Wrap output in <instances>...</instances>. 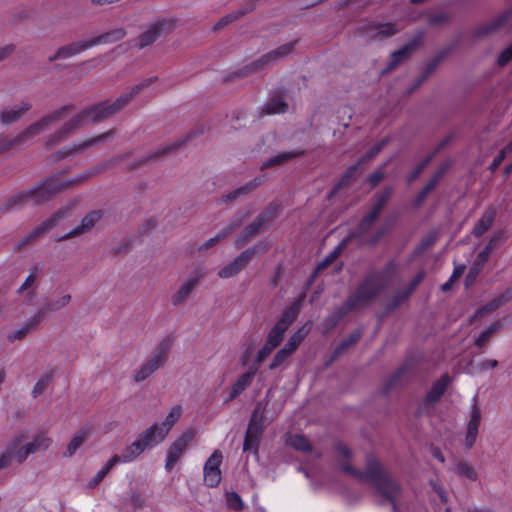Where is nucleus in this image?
Segmentation results:
<instances>
[{
    "label": "nucleus",
    "mask_w": 512,
    "mask_h": 512,
    "mask_svg": "<svg viewBox=\"0 0 512 512\" xmlns=\"http://www.w3.org/2000/svg\"><path fill=\"white\" fill-rule=\"evenodd\" d=\"M337 462L341 470L361 482H369L381 496L380 505L390 504L392 512H400V484L390 476L373 455L366 457V469L361 471L350 464L352 451L343 443L335 445Z\"/></svg>",
    "instance_id": "f257e3e1"
},
{
    "label": "nucleus",
    "mask_w": 512,
    "mask_h": 512,
    "mask_svg": "<svg viewBox=\"0 0 512 512\" xmlns=\"http://www.w3.org/2000/svg\"><path fill=\"white\" fill-rule=\"evenodd\" d=\"M124 158L125 156L114 157L110 160L98 164L91 172L84 173L69 181H62L55 177L46 179L32 188L19 191L16 194L8 197L0 205V213L7 214L13 211H18L27 204H32L35 206L41 205L52 199L58 193L69 188L73 184L83 182L91 175L102 173L114 167L116 164L123 161Z\"/></svg>",
    "instance_id": "f03ea898"
},
{
    "label": "nucleus",
    "mask_w": 512,
    "mask_h": 512,
    "mask_svg": "<svg viewBox=\"0 0 512 512\" xmlns=\"http://www.w3.org/2000/svg\"><path fill=\"white\" fill-rule=\"evenodd\" d=\"M396 269L394 261H389L380 270L371 269L349 294L350 303H356L359 308L372 304L387 289Z\"/></svg>",
    "instance_id": "7ed1b4c3"
},
{
    "label": "nucleus",
    "mask_w": 512,
    "mask_h": 512,
    "mask_svg": "<svg viewBox=\"0 0 512 512\" xmlns=\"http://www.w3.org/2000/svg\"><path fill=\"white\" fill-rule=\"evenodd\" d=\"M157 79V76L146 78L132 87L129 92H125L120 95L114 102L108 103L103 101L91 105L78 113L75 118L78 119L80 127H83L89 123H100L106 119H109L124 109L135 96L156 82Z\"/></svg>",
    "instance_id": "20e7f679"
},
{
    "label": "nucleus",
    "mask_w": 512,
    "mask_h": 512,
    "mask_svg": "<svg viewBox=\"0 0 512 512\" xmlns=\"http://www.w3.org/2000/svg\"><path fill=\"white\" fill-rule=\"evenodd\" d=\"M73 108L74 106L72 104L64 105L32 123L13 138L0 135V154L25 144L30 139L45 131L51 124L64 118Z\"/></svg>",
    "instance_id": "39448f33"
},
{
    "label": "nucleus",
    "mask_w": 512,
    "mask_h": 512,
    "mask_svg": "<svg viewBox=\"0 0 512 512\" xmlns=\"http://www.w3.org/2000/svg\"><path fill=\"white\" fill-rule=\"evenodd\" d=\"M297 43L298 40H293L279 46L260 58L246 64L242 68L234 71L226 77L225 81L230 82L235 79L245 78L273 66L276 62L289 55L294 50Z\"/></svg>",
    "instance_id": "423d86ee"
},
{
    "label": "nucleus",
    "mask_w": 512,
    "mask_h": 512,
    "mask_svg": "<svg viewBox=\"0 0 512 512\" xmlns=\"http://www.w3.org/2000/svg\"><path fill=\"white\" fill-rule=\"evenodd\" d=\"M171 349V341L165 339L154 349L151 356L133 373V379L139 383L163 367L168 359Z\"/></svg>",
    "instance_id": "0eeeda50"
},
{
    "label": "nucleus",
    "mask_w": 512,
    "mask_h": 512,
    "mask_svg": "<svg viewBox=\"0 0 512 512\" xmlns=\"http://www.w3.org/2000/svg\"><path fill=\"white\" fill-rule=\"evenodd\" d=\"M299 312L300 308L297 303L292 304L282 312L281 317L268 333L266 342H268L270 346L277 348L280 345L285 332L295 321Z\"/></svg>",
    "instance_id": "6e6552de"
},
{
    "label": "nucleus",
    "mask_w": 512,
    "mask_h": 512,
    "mask_svg": "<svg viewBox=\"0 0 512 512\" xmlns=\"http://www.w3.org/2000/svg\"><path fill=\"white\" fill-rule=\"evenodd\" d=\"M111 34H99L96 37L87 40H79L68 45L60 47L53 56L49 57V61L56 59H66L75 56L93 46L105 44Z\"/></svg>",
    "instance_id": "1a4fd4ad"
},
{
    "label": "nucleus",
    "mask_w": 512,
    "mask_h": 512,
    "mask_svg": "<svg viewBox=\"0 0 512 512\" xmlns=\"http://www.w3.org/2000/svg\"><path fill=\"white\" fill-rule=\"evenodd\" d=\"M453 50L454 46L449 45L438 51L436 55L423 66L421 74L415 79L411 87H409L407 93L411 94L416 91L437 70Z\"/></svg>",
    "instance_id": "9d476101"
},
{
    "label": "nucleus",
    "mask_w": 512,
    "mask_h": 512,
    "mask_svg": "<svg viewBox=\"0 0 512 512\" xmlns=\"http://www.w3.org/2000/svg\"><path fill=\"white\" fill-rule=\"evenodd\" d=\"M193 438L194 432L191 430H186L169 447L165 464V469L168 472L173 469L175 464L182 457Z\"/></svg>",
    "instance_id": "9b49d317"
},
{
    "label": "nucleus",
    "mask_w": 512,
    "mask_h": 512,
    "mask_svg": "<svg viewBox=\"0 0 512 512\" xmlns=\"http://www.w3.org/2000/svg\"><path fill=\"white\" fill-rule=\"evenodd\" d=\"M113 134H114V130L111 129L105 133H102L98 136L88 139L80 144H73V145L66 146V147L60 149L59 151H57L56 153H54L52 155V157L55 161H57V160L67 158L74 154L83 153L86 149L92 147L95 144L105 141Z\"/></svg>",
    "instance_id": "f8f14e48"
},
{
    "label": "nucleus",
    "mask_w": 512,
    "mask_h": 512,
    "mask_svg": "<svg viewBox=\"0 0 512 512\" xmlns=\"http://www.w3.org/2000/svg\"><path fill=\"white\" fill-rule=\"evenodd\" d=\"M450 382L451 377L447 373L443 374L437 381H435L427 392L420 409L422 411H429L433 409L446 392Z\"/></svg>",
    "instance_id": "ddd939ff"
},
{
    "label": "nucleus",
    "mask_w": 512,
    "mask_h": 512,
    "mask_svg": "<svg viewBox=\"0 0 512 512\" xmlns=\"http://www.w3.org/2000/svg\"><path fill=\"white\" fill-rule=\"evenodd\" d=\"M420 43L421 37L420 34H418L417 37L412 39L409 43L405 44L400 49L392 52L387 67L382 70L381 74L385 75L390 73L401 63L409 59L410 56L414 53V51L419 47Z\"/></svg>",
    "instance_id": "4468645a"
},
{
    "label": "nucleus",
    "mask_w": 512,
    "mask_h": 512,
    "mask_svg": "<svg viewBox=\"0 0 512 512\" xmlns=\"http://www.w3.org/2000/svg\"><path fill=\"white\" fill-rule=\"evenodd\" d=\"M55 294L57 295L55 298L45 302L43 306L34 314V321L41 320L42 322L48 313H57L70 304L72 300L70 293H58V290H56Z\"/></svg>",
    "instance_id": "2eb2a0df"
},
{
    "label": "nucleus",
    "mask_w": 512,
    "mask_h": 512,
    "mask_svg": "<svg viewBox=\"0 0 512 512\" xmlns=\"http://www.w3.org/2000/svg\"><path fill=\"white\" fill-rule=\"evenodd\" d=\"M266 180L265 175L258 176L254 178L253 180L247 182L246 184L234 189L233 191H230L227 194H224L220 198V203L223 204H230L234 201H236L238 198L248 195L252 191H254L256 188L261 186Z\"/></svg>",
    "instance_id": "dca6fc26"
},
{
    "label": "nucleus",
    "mask_w": 512,
    "mask_h": 512,
    "mask_svg": "<svg viewBox=\"0 0 512 512\" xmlns=\"http://www.w3.org/2000/svg\"><path fill=\"white\" fill-rule=\"evenodd\" d=\"M80 127L78 123V119L75 118V116L67 121L65 124H63L57 131H55L53 134L48 136L46 140V147L48 149L53 148L63 140L67 139L70 135H72L76 130H78Z\"/></svg>",
    "instance_id": "f3484780"
},
{
    "label": "nucleus",
    "mask_w": 512,
    "mask_h": 512,
    "mask_svg": "<svg viewBox=\"0 0 512 512\" xmlns=\"http://www.w3.org/2000/svg\"><path fill=\"white\" fill-rule=\"evenodd\" d=\"M161 430L162 429L159 423H154L152 426H150L149 428H147L145 431L141 432L138 435L137 441L140 442L144 451L146 449H151L155 447L165 439L167 434H161Z\"/></svg>",
    "instance_id": "a211bd4d"
},
{
    "label": "nucleus",
    "mask_w": 512,
    "mask_h": 512,
    "mask_svg": "<svg viewBox=\"0 0 512 512\" xmlns=\"http://www.w3.org/2000/svg\"><path fill=\"white\" fill-rule=\"evenodd\" d=\"M102 217L101 210H95L88 213L82 220L80 225L69 231L68 233L62 235L57 239V241H64L70 238L76 237L89 229H91Z\"/></svg>",
    "instance_id": "6ab92c4d"
},
{
    "label": "nucleus",
    "mask_w": 512,
    "mask_h": 512,
    "mask_svg": "<svg viewBox=\"0 0 512 512\" xmlns=\"http://www.w3.org/2000/svg\"><path fill=\"white\" fill-rule=\"evenodd\" d=\"M32 105L28 102H21L14 107H7L0 112V122L8 126L18 122L30 109Z\"/></svg>",
    "instance_id": "aec40b11"
},
{
    "label": "nucleus",
    "mask_w": 512,
    "mask_h": 512,
    "mask_svg": "<svg viewBox=\"0 0 512 512\" xmlns=\"http://www.w3.org/2000/svg\"><path fill=\"white\" fill-rule=\"evenodd\" d=\"M256 371V368L250 367L245 373L240 375L233 384L225 402L232 401L240 396L252 384Z\"/></svg>",
    "instance_id": "412c9836"
},
{
    "label": "nucleus",
    "mask_w": 512,
    "mask_h": 512,
    "mask_svg": "<svg viewBox=\"0 0 512 512\" xmlns=\"http://www.w3.org/2000/svg\"><path fill=\"white\" fill-rule=\"evenodd\" d=\"M199 283V276H191L185 280L179 287V289L171 296V303L173 306H179L186 302L188 297L191 295L193 290Z\"/></svg>",
    "instance_id": "4be33fe9"
},
{
    "label": "nucleus",
    "mask_w": 512,
    "mask_h": 512,
    "mask_svg": "<svg viewBox=\"0 0 512 512\" xmlns=\"http://www.w3.org/2000/svg\"><path fill=\"white\" fill-rule=\"evenodd\" d=\"M496 216V208L493 206L488 207L472 230L474 237H482L491 228L496 219Z\"/></svg>",
    "instance_id": "5701e85b"
},
{
    "label": "nucleus",
    "mask_w": 512,
    "mask_h": 512,
    "mask_svg": "<svg viewBox=\"0 0 512 512\" xmlns=\"http://www.w3.org/2000/svg\"><path fill=\"white\" fill-rule=\"evenodd\" d=\"M143 452V447L136 439L129 446L123 449L121 454H115L110 460L114 465L119 463H129L138 458Z\"/></svg>",
    "instance_id": "b1692460"
},
{
    "label": "nucleus",
    "mask_w": 512,
    "mask_h": 512,
    "mask_svg": "<svg viewBox=\"0 0 512 512\" xmlns=\"http://www.w3.org/2000/svg\"><path fill=\"white\" fill-rule=\"evenodd\" d=\"M92 432L93 427L91 425H85L79 429L68 443L63 456L68 458L72 457L81 445L91 436Z\"/></svg>",
    "instance_id": "393cba45"
},
{
    "label": "nucleus",
    "mask_w": 512,
    "mask_h": 512,
    "mask_svg": "<svg viewBox=\"0 0 512 512\" xmlns=\"http://www.w3.org/2000/svg\"><path fill=\"white\" fill-rule=\"evenodd\" d=\"M182 29H185V27L181 20L173 16H167L154 21L147 32H171Z\"/></svg>",
    "instance_id": "a878e982"
},
{
    "label": "nucleus",
    "mask_w": 512,
    "mask_h": 512,
    "mask_svg": "<svg viewBox=\"0 0 512 512\" xmlns=\"http://www.w3.org/2000/svg\"><path fill=\"white\" fill-rule=\"evenodd\" d=\"M194 136L189 134L186 137H184L181 140L175 141L171 144H167L162 146L161 148L157 149L155 152L145 156L140 164L146 163L148 161L157 160L165 155H168L174 151H176L178 148H180L182 145H184L186 142L191 140Z\"/></svg>",
    "instance_id": "bb28decb"
},
{
    "label": "nucleus",
    "mask_w": 512,
    "mask_h": 512,
    "mask_svg": "<svg viewBox=\"0 0 512 512\" xmlns=\"http://www.w3.org/2000/svg\"><path fill=\"white\" fill-rule=\"evenodd\" d=\"M67 215L66 209H60L51 217L43 221L39 226L35 227L29 234L34 240L43 235L46 231L53 228L61 219Z\"/></svg>",
    "instance_id": "cd10ccee"
},
{
    "label": "nucleus",
    "mask_w": 512,
    "mask_h": 512,
    "mask_svg": "<svg viewBox=\"0 0 512 512\" xmlns=\"http://www.w3.org/2000/svg\"><path fill=\"white\" fill-rule=\"evenodd\" d=\"M249 261L246 259L243 253H240L233 261L222 267L218 271L220 278H230L237 275L242 269H244Z\"/></svg>",
    "instance_id": "c85d7f7f"
},
{
    "label": "nucleus",
    "mask_w": 512,
    "mask_h": 512,
    "mask_svg": "<svg viewBox=\"0 0 512 512\" xmlns=\"http://www.w3.org/2000/svg\"><path fill=\"white\" fill-rule=\"evenodd\" d=\"M264 229L265 226L255 218L253 222L246 226L244 230L239 234L236 239V246L243 247L252 238L259 235Z\"/></svg>",
    "instance_id": "c756f323"
},
{
    "label": "nucleus",
    "mask_w": 512,
    "mask_h": 512,
    "mask_svg": "<svg viewBox=\"0 0 512 512\" xmlns=\"http://www.w3.org/2000/svg\"><path fill=\"white\" fill-rule=\"evenodd\" d=\"M361 164H358V162L354 165L349 166L341 179L334 185L332 190L330 191L328 198H333L342 188L348 186L352 181H354L357 178V175L359 173V167Z\"/></svg>",
    "instance_id": "7c9ffc66"
},
{
    "label": "nucleus",
    "mask_w": 512,
    "mask_h": 512,
    "mask_svg": "<svg viewBox=\"0 0 512 512\" xmlns=\"http://www.w3.org/2000/svg\"><path fill=\"white\" fill-rule=\"evenodd\" d=\"M447 170V166L440 167L435 174L430 178L427 184L423 187V189L418 193L415 198V205L420 206L428 196V194L435 189L440 179L443 177L444 173Z\"/></svg>",
    "instance_id": "2f4dec72"
},
{
    "label": "nucleus",
    "mask_w": 512,
    "mask_h": 512,
    "mask_svg": "<svg viewBox=\"0 0 512 512\" xmlns=\"http://www.w3.org/2000/svg\"><path fill=\"white\" fill-rule=\"evenodd\" d=\"M377 219L378 217L375 215V213L369 212L362 218L358 226L352 232H350L347 237H350V241L356 238L362 239L364 235L371 230Z\"/></svg>",
    "instance_id": "473e14b6"
},
{
    "label": "nucleus",
    "mask_w": 512,
    "mask_h": 512,
    "mask_svg": "<svg viewBox=\"0 0 512 512\" xmlns=\"http://www.w3.org/2000/svg\"><path fill=\"white\" fill-rule=\"evenodd\" d=\"M303 154H304V151H302V150L280 153L276 156H273V157L267 159L265 162H263L261 165V169L264 170V169H268V168H271L274 166L283 165L297 157L302 156Z\"/></svg>",
    "instance_id": "72a5a7b5"
},
{
    "label": "nucleus",
    "mask_w": 512,
    "mask_h": 512,
    "mask_svg": "<svg viewBox=\"0 0 512 512\" xmlns=\"http://www.w3.org/2000/svg\"><path fill=\"white\" fill-rule=\"evenodd\" d=\"M34 315H32L30 318H28L22 325L21 328L13 331L9 336V341H15V340H21L23 339L29 332L36 329L40 324L41 320H33Z\"/></svg>",
    "instance_id": "f704fd0d"
},
{
    "label": "nucleus",
    "mask_w": 512,
    "mask_h": 512,
    "mask_svg": "<svg viewBox=\"0 0 512 512\" xmlns=\"http://www.w3.org/2000/svg\"><path fill=\"white\" fill-rule=\"evenodd\" d=\"M279 204L275 202L269 203L261 213L256 217L265 227L273 223L279 216Z\"/></svg>",
    "instance_id": "c9c22d12"
},
{
    "label": "nucleus",
    "mask_w": 512,
    "mask_h": 512,
    "mask_svg": "<svg viewBox=\"0 0 512 512\" xmlns=\"http://www.w3.org/2000/svg\"><path fill=\"white\" fill-rule=\"evenodd\" d=\"M52 444V439L49 438L44 432H38L32 439L31 442L26 445L30 449L31 453H37L39 451L47 450Z\"/></svg>",
    "instance_id": "e433bc0d"
},
{
    "label": "nucleus",
    "mask_w": 512,
    "mask_h": 512,
    "mask_svg": "<svg viewBox=\"0 0 512 512\" xmlns=\"http://www.w3.org/2000/svg\"><path fill=\"white\" fill-rule=\"evenodd\" d=\"M21 441L22 437H17L8 443L5 451L0 455V470L9 467L14 456V451L17 449Z\"/></svg>",
    "instance_id": "4c0bfd02"
},
{
    "label": "nucleus",
    "mask_w": 512,
    "mask_h": 512,
    "mask_svg": "<svg viewBox=\"0 0 512 512\" xmlns=\"http://www.w3.org/2000/svg\"><path fill=\"white\" fill-rule=\"evenodd\" d=\"M363 331L358 328L355 329L346 339H344L334 350L333 358H337L341 355L345 350H347L350 346L356 344L360 338L362 337Z\"/></svg>",
    "instance_id": "58836bf2"
},
{
    "label": "nucleus",
    "mask_w": 512,
    "mask_h": 512,
    "mask_svg": "<svg viewBox=\"0 0 512 512\" xmlns=\"http://www.w3.org/2000/svg\"><path fill=\"white\" fill-rule=\"evenodd\" d=\"M288 109V104L281 97H274L263 106V113L265 115H273L285 113Z\"/></svg>",
    "instance_id": "ea45409f"
},
{
    "label": "nucleus",
    "mask_w": 512,
    "mask_h": 512,
    "mask_svg": "<svg viewBox=\"0 0 512 512\" xmlns=\"http://www.w3.org/2000/svg\"><path fill=\"white\" fill-rule=\"evenodd\" d=\"M239 226L238 223L231 224L225 229H223L221 232H219L216 236L208 239L205 241L200 247L199 251H205L210 249L211 247L215 246L217 243H219L221 240L228 237L237 227Z\"/></svg>",
    "instance_id": "a19ab883"
},
{
    "label": "nucleus",
    "mask_w": 512,
    "mask_h": 512,
    "mask_svg": "<svg viewBox=\"0 0 512 512\" xmlns=\"http://www.w3.org/2000/svg\"><path fill=\"white\" fill-rule=\"evenodd\" d=\"M453 471L459 477L466 478L471 481L477 480V472L474 467L466 461L457 462Z\"/></svg>",
    "instance_id": "79ce46f5"
},
{
    "label": "nucleus",
    "mask_w": 512,
    "mask_h": 512,
    "mask_svg": "<svg viewBox=\"0 0 512 512\" xmlns=\"http://www.w3.org/2000/svg\"><path fill=\"white\" fill-rule=\"evenodd\" d=\"M510 17V13L505 12L502 13L493 19L489 20L487 23H485L478 32H494L497 29L502 28L508 21Z\"/></svg>",
    "instance_id": "37998d69"
},
{
    "label": "nucleus",
    "mask_w": 512,
    "mask_h": 512,
    "mask_svg": "<svg viewBox=\"0 0 512 512\" xmlns=\"http://www.w3.org/2000/svg\"><path fill=\"white\" fill-rule=\"evenodd\" d=\"M182 414V407L180 405L174 406L169 414L166 416L165 420L160 423L161 426V434L166 433L171 430V428L174 426V424L177 422V420L180 418Z\"/></svg>",
    "instance_id": "c03bdc74"
},
{
    "label": "nucleus",
    "mask_w": 512,
    "mask_h": 512,
    "mask_svg": "<svg viewBox=\"0 0 512 512\" xmlns=\"http://www.w3.org/2000/svg\"><path fill=\"white\" fill-rule=\"evenodd\" d=\"M393 193L392 187H387L380 193L376 195V201L373 205V208L370 212L375 213L377 217H379L381 211L387 204L388 200L390 199L391 195Z\"/></svg>",
    "instance_id": "a18cd8bd"
},
{
    "label": "nucleus",
    "mask_w": 512,
    "mask_h": 512,
    "mask_svg": "<svg viewBox=\"0 0 512 512\" xmlns=\"http://www.w3.org/2000/svg\"><path fill=\"white\" fill-rule=\"evenodd\" d=\"M350 242V237L344 238L337 248L332 251L322 262L317 265L316 272L321 271L328 267L332 262L336 260L343 248H345Z\"/></svg>",
    "instance_id": "49530a36"
},
{
    "label": "nucleus",
    "mask_w": 512,
    "mask_h": 512,
    "mask_svg": "<svg viewBox=\"0 0 512 512\" xmlns=\"http://www.w3.org/2000/svg\"><path fill=\"white\" fill-rule=\"evenodd\" d=\"M244 14H245V11H243V10L227 14L215 23L213 29L215 31L223 30V29H231L232 23L235 22L236 20H238Z\"/></svg>",
    "instance_id": "de8ad7c7"
},
{
    "label": "nucleus",
    "mask_w": 512,
    "mask_h": 512,
    "mask_svg": "<svg viewBox=\"0 0 512 512\" xmlns=\"http://www.w3.org/2000/svg\"><path fill=\"white\" fill-rule=\"evenodd\" d=\"M288 444L299 451L309 452L312 450V446L308 438L300 434L289 436Z\"/></svg>",
    "instance_id": "09e8293b"
},
{
    "label": "nucleus",
    "mask_w": 512,
    "mask_h": 512,
    "mask_svg": "<svg viewBox=\"0 0 512 512\" xmlns=\"http://www.w3.org/2000/svg\"><path fill=\"white\" fill-rule=\"evenodd\" d=\"M389 139L383 138L381 141L376 143L374 146H372L364 155H362L359 160L358 164H365L370 162L372 159H374L381 151L382 149L387 145Z\"/></svg>",
    "instance_id": "8fccbe9b"
},
{
    "label": "nucleus",
    "mask_w": 512,
    "mask_h": 512,
    "mask_svg": "<svg viewBox=\"0 0 512 512\" xmlns=\"http://www.w3.org/2000/svg\"><path fill=\"white\" fill-rule=\"evenodd\" d=\"M406 368L400 367L398 368L386 381L384 385V393H389L395 387L402 385V378L406 374Z\"/></svg>",
    "instance_id": "3c124183"
},
{
    "label": "nucleus",
    "mask_w": 512,
    "mask_h": 512,
    "mask_svg": "<svg viewBox=\"0 0 512 512\" xmlns=\"http://www.w3.org/2000/svg\"><path fill=\"white\" fill-rule=\"evenodd\" d=\"M410 295L403 289L398 292L386 303V313H391L397 309L401 304L409 299Z\"/></svg>",
    "instance_id": "603ef678"
},
{
    "label": "nucleus",
    "mask_w": 512,
    "mask_h": 512,
    "mask_svg": "<svg viewBox=\"0 0 512 512\" xmlns=\"http://www.w3.org/2000/svg\"><path fill=\"white\" fill-rule=\"evenodd\" d=\"M204 482L208 487H217L221 482V471L220 469H211L209 467H203Z\"/></svg>",
    "instance_id": "864d4df0"
},
{
    "label": "nucleus",
    "mask_w": 512,
    "mask_h": 512,
    "mask_svg": "<svg viewBox=\"0 0 512 512\" xmlns=\"http://www.w3.org/2000/svg\"><path fill=\"white\" fill-rule=\"evenodd\" d=\"M269 250V243L266 240L258 241L253 247L244 250L242 253L250 262L255 255H263Z\"/></svg>",
    "instance_id": "5fc2aeb1"
},
{
    "label": "nucleus",
    "mask_w": 512,
    "mask_h": 512,
    "mask_svg": "<svg viewBox=\"0 0 512 512\" xmlns=\"http://www.w3.org/2000/svg\"><path fill=\"white\" fill-rule=\"evenodd\" d=\"M268 402L264 400H260L256 403L254 410L252 412L250 421L256 422L259 424H265L266 420V410H267Z\"/></svg>",
    "instance_id": "6e6d98bb"
},
{
    "label": "nucleus",
    "mask_w": 512,
    "mask_h": 512,
    "mask_svg": "<svg viewBox=\"0 0 512 512\" xmlns=\"http://www.w3.org/2000/svg\"><path fill=\"white\" fill-rule=\"evenodd\" d=\"M114 466L115 465L112 463V461L109 460L105 466L99 470L93 478L89 480L88 487L91 489L97 487Z\"/></svg>",
    "instance_id": "4d7b16f0"
},
{
    "label": "nucleus",
    "mask_w": 512,
    "mask_h": 512,
    "mask_svg": "<svg viewBox=\"0 0 512 512\" xmlns=\"http://www.w3.org/2000/svg\"><path fill=\"white\" fill-rule=\"evenodd\" d=\"M350 302H351V297L348 296L346 301L342 305H340L334 309L333 313L338 317V319L341 320L350 311L360 309L356 303H350Z\"/></svg>",
    "instance_id": "13d9d810"
},
{
    "label": "nucleus",
    "mask_w": 512,
    "mask_h": 512,
    "mask_svg": "<svg viewBox=\"0 0 512 512\" xmlns=\"http://www.w3.org/2000/svg\"><path fill=\"white\" fill-rule=\"evenodd\" d=\"M52 372L43 375L34 385L32 389V396L37 398L41 395L51 382Z\"/></svg>",
    "instance_id": "bf43d9fd"
},
{
    "label": "nucleus",
    "mask_w": 512,
    "mask_h": 512,
    "mask_svg": "<svg viewBox=\"0 0 512 512\" xmlns=\"http://www.w3.org/2000/svg\"><path fill=\"white\" fill-rule=\"evenodd\" d=\"M480 422H481V410H480V407L478 406L477 397L474 396L472 398L470 420L467 425L479 428Z\"/></svg>",
    "instance_id": "052dcab7"
},
{
    "label": "nucleus",
    "mask_w": 512,
    "mask_h": 512,
    "mask_svg": "<svg viewBox=\"0 0 512 512\" xmlns=\"http://www.w3.org/2000/svg\"><path fill=\"white\" fill-rule=\"evenodd\" d=\"M293 353L290 352L288 349L283 347L282 349L278 350L275 354L271 364L269 365V369L274 370L280 367Z\"/></svg>",
    "instance_id": "680f3d73"
},
{
    "label": "nucleus",
    "mask_w": 512,
    "mask_h": 512,
    "mask_svg": "<svg viewBox=\"0 0 512 512\" xmlns=\"http://www.w3.org/2000/svg\"><path fill=\"white\" fill-rule=\"evenodd\" d=\"M500 328V323L496 322L490 325L487 329L481 332L478 338L475 340V345L478 347H482L485 345L486 341Z\"/></svg>",
    "instance_id": "e2e57ef3"
},
{
    "label": "nucleus",
    "mask_w": 512,
    "mask_h": 512,
    "mask_svg": "<svg viewBox=\"0 0 512 512\" xmlns=\"http://www.w3.org/2000/svg\"><path fill=\"white\" fill-rule=\"evenodd\" d=\"M434 154L428 155L421 163H419L414 170L408 175L407 181L408 183H412L415 181L422 171L427 167V165L433 160Z\"/></svg>",
    "instance_id": "0e129e2a"
},
{
    "label": "nucleus",
    "mask_w": 512,
    "mask_h": 512,
    "mask_svg": "<svg viewBox=\"0 0 512 512\" xmlns=\"http://www.w3.org/2000/svg\"><path fill=\"white\" fill-rule=\"evenodd\" d=\"M512 152V141L509 142L503 149L500 150L499 154L494 158L492 163L490 164L489 169L494 172L498 169L502 161L506 158L508 154Z\"/></svg>",
    "instance_id": "69168bd1"
},
{
    "label": "nucleus",
    "mask_w": 512,
    "mask_h": 512,
    "mask_svg": "<svg viewBox=\"0 0 512 512\" xmlns=\"http://www.w3.org/2000/svg\"><path fill=\"white\" fill-rule=\"evenodd\" d=\"M449 19H450L449 14L446 12H443V11L434 12V13L430 14L428 17L429 23L436 27L447 23L449 21Z\"/></svg>",
    "instance_id": "338daca9"
},
{
    "label": "nucleus",
    "mask_w": 512,
    "mask_h": 512,
    "mask_svg": "<svg viewBox=\"0 0 512 512\" xmlns=\"http://www.w3.org/2000/svg\"><path fill=\"white\" fill-rule=\"evenodd\" d=\"M260 439L254 438L251 435L245 434L244 443H243V451L248 452L251 451L254 454L258 453Z\"/></svg>",
    "instance_id": "774afa93"
}]
</instances>
